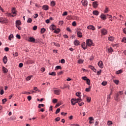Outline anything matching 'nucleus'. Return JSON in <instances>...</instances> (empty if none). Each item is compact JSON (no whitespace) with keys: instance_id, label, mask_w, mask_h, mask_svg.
I'll return each instance as SVG.
<instances>
[{"instance_id":"58","label":"nucleus","mask_w":126,"mask_h":126,"mask_svg":"<svg viewBox=\"0 0 126 126\" xmlns=\"http://www.w3.org/2000/svg\"><path fill=\"white\" fill-rule=\"evenodd\" d=\"M80 92H78L76 93V95L77 96V97H80Z\"/></svg>"},{"instance_id":"53","label":"nucleus","mask_w":126,"mask_h":126,"mask_svg":"<svg viewBox=\"0 0 126 126\" xmlns=\"http://www.w3.org/2000/svg\"><path fill=\"white\" fill-rule=\"evenodd\" d=\"M56 69H62V66L58 65L56 67Z\"/></svg>"},{"instance_id":"42","label":"nucleus","mask_w":126,"mask_h":126,"mask_svg":"<svg viewBox=\"0 0 126 126\" xmlns=\"http://www.w3.org/2000/svg\"><path fill=\"white\" fill-rule=\"evenodd\" d=\"M87 102H90V101H91V97H89V96L87 97Z\"/></svg>"},{"instance_id":"30","label":"nucleus","mask_w":126,"mask_h":126,"mask_svg":"<svg viewBox=\"0 0 126 126\" xmlns=\"http://www.w3.org/2000/svg\"><path fill=\"white\" fill-rule=\"evenodd\" d=\"M33 76H28L27 78H26V80L28 81H29V80H30L32 78V77Z\"/></svg>"},{"instance_id":"28","label":"nucleus","mask_w":126,"mask_h":126,"mask_svg":"<svg viewBox=\"0 0 126 126\" xmlns=\"http://www.w3.org/2000/svg\"><path fill=\"white\" fill-rule=\"evenodd\" d=\"M91 89V87L89 86V88H87L86 89L85 91H86V92H89L90 91Z\"/></svg>"},{"instance_id":"15","label":"nucleus","mask_w":126,"mask_h":126,"mask_svg":"<svg viewBox=\"0 0 126 126\" xmlns=\"http://www.w3.org/2000/svg\"><path fill=\"white\" fill-rule=\"evenodd\" d=\"M77 35L79 38H82V32L79 31L77 32Z\"/></svg>"},{"instance_id":"57","label":"nucleus","mask_w":126,"mask_h":126,"mask_svg":"<svg viewBox=\"0 0 126 126\" xmlns=\"http://www.w3.org/2000/svg\"><path fill=\"white\" fill-rule=\"evenodd\" d=\"M7 100L6 98L3 99L2 100V104H4L5 102H6Z\"/></svg>"},{"instance_id":"34","label":"nucleus","mask_w":126,"mask_h":126,"mask_svg":"<svg viewBox=\"0 0 126 126\" xmlns=\"http://www.w3.org/2000/svg\"><path fill=\"white\" fill-rule=\"evenodd\" d=\"M49 75H52V76H56V72H52V73H49Z\"/></svg>"},{"instance_id":"13","label":"nucleus","mask_w":126,"mask_h":126,"mask_svg":"<svg viewBox=\"0 0 126 126\" xmlns=\"http://www.w3.org/2000/svg\"><path fill=\"white\" fill-rule=\"evenodd\" d=\"M42 8L44 10H48V9H49V6H48L47 5H44L43 6H42Z\"/></svg>"},{"instance_id":"64","label":"nucleus","mask_w":126,"mask_h":126,"mask_svg":"<svg viewBox=\"0 0 126 126\" xmlns=\"http://www.w3.org/2000/svg\"><path fill=\"white\" fill-rule=\"evenodd\" d=\"M72 26H76V22H73L72 23Z\"/></svg>"},{"instance_id":"35","label":"nucleus","mask_w":126,"mask_h":126,"mask_svg":"<svg viewBox=\"0 0 126 126\" xmlns=\"http://www.w3.org/2000/svg\"><path fill=\"white\" fill-rule=\"evenodd\" d=\"M83 62H84V61H83V60L80 59L78 61V63H83Z\"/></svg>"},{"instance_id":"55","label":"nucleus","mask_w":126,"mask_h":126,"mask_svg":"<svg viewBox=\"0 0 126 126\" xmlns=\"http://www.w3.org/2000/svg\"><path fill=\"white\" fill-rule=\"evenodd\" d=\"M109 11V8H106L104 10V13H107Z\"/></svg>"},{"instance_id":"26","label":"nucleus","mask_w":126,"mask_h":126,"mask_svg":"<svg viewBox=\"0 0 126 126\" xmlns=\"http://www.w3.org/2000/svg\"><path fill=\"white\" fill-rule=\"evenodd\" d=\"M76 101L77 103H78L79 102H81V101H82V99H81V97H79L78 98H76Z\"/></svg>"},{"instance_id":"17","label":"nucleus","mask_w":126,"mask_h":126,"mask_svg":"<svg viewBox=\"0 0 126 126\" xmlns=\"http://www.w3.org/2000/svg\"><path fill=\"white\" fill-rule=\"evenodd\" d=\"M60 92H61V90H54V93L56 95H60Z\"/></svg>"},{"instance_id":"11","label":"nucleus","mask_w":126,"mask_h":126,"mask_svg":"<svg viewBox=\"0 0 126 126\" xmlns=\"http://www.w3.org/2000/svg\"><path fill=\"white\" fill-rule=\"evenodd\" d=\"M82 4L84 6H87V4L88 2H87V0H83L82 1Z\"/></svg>"},{"instance_id":"29","label":"nucleus","mask_w":126,"mask_h":126,"mask_svg":"<svg viewBox=\"0 0 126 126\" xmlns=\"http://www.w3.org/2000/svg\"><path fill=\"white\" fill-rule=\"evenodd\" d=\"M102 72V70H99V71L97 70V72H96V74L97 75H100V74H101Z\"/></svg>"},{"instance_id":"41","label":"nucleus","mask_w":126,"mask_h":126,"mask_svg":"<svg viewBox=\"0 0 126 126\" xmlns=\"http://www.w3.org/2000/svg\"><path fill=\"white\" fill-rule=\"evenodd\" d=\"M89 68H91V69H92V70H93L95 68V67H94V66H93L91 65H89Z\"/></svg>"},{"instance_id":"43","label":"nucleus","mask_w":126,"mask_h":126,"mask_svg":"<svg viewBox=\"0 0 126 126\" xmlns=\"http://www.w3.org/2000/svg\"><path fill=\"white\" fill-rule=\"evenodd\" d=\"M87 84H88V85H90V80L89 79H88L87 80Z\"/></svg>"},{"instance_id":"8","label":"nucleus","mask_w":126,"mask_h":126,"mask_svg":"<svg viewBox=\"0 0 126 126\" xmlns=\"http://www.w3.org/2000/svg\"><path fill=\"white\" fill-rule=\"evenodd\" d=\"M28 41H29V42H31L32 43H34V42H35V41H36V40L33 37H30L28 39Z\"/></svg>"},{"instance_id":"25","label":"nucleus","mask_w":126,"mask_h":126,"mask_svg":"<svg viewBox=\"0 0 126 126\" xmlns=\"http://www.w3.org/2000/svg\"><path fill=\"white\" fill-rule=\"evenodd\" d=\"M61 32V30L60 29H57L54 31V33L56 34H59V32Z\"/></svg>"},{"instance_id":"39","label":"nucleus","mask_w":126,"mask_h":126,"mask_svg":"<svg viewBox=\"0 0 126 126\" xmlns=\"http://www.w3.org/2000/svg\"><path fill=\"white\" fill-rule=\"evenodd\" d=\"M33 90H34L35 91H38V92H40V90H39V89H38V88H37V87H34L33 88Z\"/></svg>"},{"instance_id":"56","label":"nucleus","mask_w":126,"mask_h":126,"mask_svg":"<svg viewBox=\"0 0 126 126\" xmlns=\"http://www.w3.org/2000/svg\"><path fill=\"white\" fill-rule=\"evenodd\" d=\"M108 52H109V53H112V52H113V48H109Z\"/></svg>"},{"instance_id":"61","label":"nucleus","mask_w":126,"mask_h":126,"mask_svg":"<svg viewBox=\"0 0 126 126\" xmlns=\"http://www.w3.org/2000/svg\"><path fill=\"white\" fill-rule=\"evenodd\" d=\"M63 21H60L59 25H63Z\"/></svg>"},{"instance_id":"63","label":"nucleus","mask_w":126,"mask_h":126,"mask_svg":"<svg viewBox=\"0 0 126 126\" xmlns=\"http://www.w3.org/2000/svg\"><path fill=\"white\" fill-rule=\"evenodd\" d=\"M4 93V92L3 91V90H1L0 91V95H3V94Z\"/></svg>"},{"instance_id":"33","label":"nucleus","mask_w":126,"mask_h":126,"mask_svg":"<svg viewBox=\"0 0 126 126\" xmlns=\"http://www.w3.org/2000/svg\"><path fill=\"white\" fill-rule=\"evenodd\" d=\"M51 6H55V5H56V3L55 2V1H51Z\"/></svg>"},{"instance_id":"19","label":"nucleus","mask_w":126,"mask_h":126,"mask_svg":"<svg viewBox=\"0 0 126 126\" xmlns=\"http://www.w3.org/2000/svg\"><path fill=\"white\" fill-rule=\"evenodd\" d=\"M114 40H115V37H114L109 36L108 37V40L110 41L111 42H113V41H114Z\"/></svg>"},{"instance_id":"44","label":"nucleus","mask_w":126,"mask_h":126,"mask_svg":"<svg viewBox=\"0 0 126 126\" xmlns=\"http://www.w3.org/2000/svg\"><path fill=\"white\" fill-rule=\"evenodd\" d=\"M12 38H13V34H10L9 36V40H11Z\"/></svg>"},{"instance_id":"22","label":"nucleus","mask_w":126,"mask_h":126,"mask_svg":"<svg viewBox=\"0 0 126 126\" xmlns=\"http://www.w3.org/2000/svg\"><path fill=\"white\" fill-rule=\"evenodd\" d=\"M2 71L4 73H7L8 70L5 67H2Z\"/></svg>"},{"instance_id":"59","label":"nucleus","mask_w":126,"mask_h":126,"mask_svg":"<svg viewBox=\"0 0 126 126\" xmlns=\"http://www.w3.org/2000/svg\"><path fill=\"white\" fill-rule=\"evenodd\" d=\"M61 63H65V61L64 60V59H62L61 60Z\"/></svg>"},{"instance_id":"45","label":"nucleus","mask_w":126,"mask_h":126,"mask_svg":"<svg viewBox=\"0 0 126 126\" xmlns=\"http://www.w3.org/2000/svg\"><path fill=\"white\" fill-rule=\"evenodd\" d=\"M114 83H115V84L118 85V84H119V81L118 80H114Z\"/></svg>"},{"instance_id":"32","label":"nucleus","mask_w":126,"mask_h":126,"mask_svg":"<svg viewBox=\"0 0 126 126\" xmlns=\"http://www.w3.org/2000/svg\"><path fill=\"white\" fill-rule=\"evenodd\" d=\"M13 55L14 57H18V53L17 52H13Z\"/></svg>"},{"instance_id":"3","label":"nucleus","mask_w":126,"mask_h":126,"mask_svg":"<svg viewBox=\"0 0 126 126\" xmlns=\"http://www.w3.org/2000/svg\"><path fill=\"white\" fill-rule=\"evenodd\" d=\"M7 22H8V20H7L6 18L0 17V23H1V24L7 23Z\"/></svg>"},{"instance_id":"20","label":"nucleus","mask_w":126,"mask_h":126,"mask_svg":"<svg viewBox=\"0 0 126 126\" xmlns=\"http://www.w3.org/2000/svg\"><path fill=\"white\" fill-rule=\"evenodd\" d=\"M74 44L75 46H78V45H79V41H78V40H75L74 41Z\"/></svg>"},{"instance_id":"52","label":"nucleus","mask_w":126,"mask_h":126,"mask_svg":"<svg viewBox=\"0 0 126 126\" xmlns=\"http://www.w3.org/2000/svg\"><path fill=\"white\" fill-rule=\"evenodd\" d=\"M60 120L61 118L60 117H57L55 119V121H56V122H60Z\"/></svg>"},{"instance_id":"1","label":"nucleus","mask_w":126,"mask_h":126,"mask_svg":"<svg viewBox=\"0 0 126 126\" xmlns=\"http://www.w3.org/2000/svg\"><path fill=\"white\" fill-rule=\"evenodd\" d=\"M11 13H12V17H14L17 15V10H16V9L15 7H13L11 9Z\"/></svg>"},{"instance_id":"51","label":"nucleus","mask_w":126,"mask_h":126,"mask_svg":"<svg viewBox=\"0 0 126 126\" xmlns=\"http://www.w3.org/2000/svg\"><path fill=\"white\" fill-rule=\"evenodd\" d=\"M46 31V29L43 28L41 29V33H43Z\"/></svg>"},{"instance_id":"50","label":"nucleus","mask_w":126,"mask_h":126,"mask_svg":"<svg viewBox=\"0 0 126 126\" xmlns=\"http://www.w3.org/2000/svg\"><path fill=\"white\" fill-rule=\"evenodd\" d=\"M32 99V97L31 96H30V95H29L28 96V100L29 101H31Z\"/></svg>"},{"instance_id":"7","label":"nucleus","mask_w":126,"mask_h":126,"mask_svg":"<svg viewBox=\"0 0 126 126\" xmlns=\"http://www.w3.org/2000/svg\"><path fill=\"white\" fill-rule=\"evenodd\" d=\"M98 5H99V4L98 3L97 1L93 2V6H94V8H96L98 7Z\"/></svg>"},{"instance_id":"6","label":"nucleus","mask_w":126,"mask_h":126,"mask_svg":"<svg viewBox=\"0 0 126 126\" xmlns=\"http://www.w3.org/2000/svg\"><path fill=\"white\" fill-rule=\"evenodd\" d=\"M71 103L72 106H74V105L77 103V101H76V98H72L71 99Z\"/></svg>"},{"instance_id":"60","label":"nucleus","mask_w":126,"mask_h":126,"mask_svg":"<svg viewBox=\"0 0 126 126\" xmlns=\"http://www.w3.org/2000/svg\"><path fill=\"white\" fill-rule=\"evenodd\" d=\"M67 15V12H64L63 14V16H65Z\"/></svg>"},{"instance_id":"38","label":"nucleus","mask_w":126,"mask_h":126,"mask_svg":"<svg viewBox=\"0 0 126 126\" xmlns=\"http://www.w3.org/2000/svg\"><path fill=\"white\" fill-rule=\"evenodd\" d=\"M28 23H31L32 22V20L30 18H28V21H27Z\"/></svg>"},{"instance_id":"36","label":"nucleus","mask_w":126,"mask_h":126,"mask_svg":"<svg viewBox=\"0 0 126 126\" xmlns=\"http://www.w3.org/2000/svg\"><path fill=\"white\" fill-rule=\"evenodd\" d=\"M78 103L79 106H80V107H81V106H83V105H84V102H79Z\"/></svg>"},{"instance_id":"48","label":"nucleus","mask_w":126,"mask_h":126,"mask_svg":"<svg viewBox=\"0 0 126 126\" xmlns=\"http://www.w3.org/2000/svg\"><path fill=\"white\" fill-rule=\"evenodd\" d=\"M7 16H8V17H12V15H11L10 13H7Z\"/></svg>"},{"instance_id":"9","label":"nucleus","mask_w":126,"mask_h":126,"mask_svg":"<svg viewBox=\"0 0 126 126\" xmlns=\"http://www.w3.org/2000/svg\"><path fill=\"white\" fill-rule=\"evenodd\" d=\"M87 28L89 30H93V31H94V30H95V27H94V26H93L92 25H90V26H88Z\"/></svg>"},{"instance_id":"21","label":"nucleus","mask_w":126,"mask_h":126,"mask_svg":"<svg viewBox=\"0 0 126 126\" xmlns=\"http://www.w3.org/2000/svg\"><path fill=\"white\" fill-rule=\"evenodd\" d=\"M56 28V26H55L54 25H52L50 27V29H51V30H55Z\"/></svg>"},{"instance_id":"16","label":"nucleus","mask_w":126,"mask_h":126,"mask_svg":"<svg viewBox=\"0 0 126 126\" xmlns=\"http://www.w3.org/2000/svg\"><path fill=\"white\" fill-rule=\"evenodd\" d=\"M3 62L5 64L6 63H7V57H6V56H4L3 58Z\"/></svg>"},{"instance_id":"10","label":"nucleus","mask_w":126,"mask_h":126,"mask_svg":"<svg viewBox=\"0 0 126 126\" xmlns=\"http://www.w3.org/2000/svg\"><path fill=\"white\" fill-rule=\"evenodd\" d=\"M100 17L102 20H106L107 19V17L104 14H101Z\"/></svg>"},{"instance_id":"4","label":"nucleus","mask_w":126,"mask_h":126,"mask_svg":"<svg viewBox=\"0 0 126 126\" xmlns=\"http://www.w3.org/2000/svg\"><path fill=\"white\" fill-rule=\"evenodd\" d=\"M101 35H107V33H108V31H107V30L105 29H102L101 31H100Z\"/></svg>"},{"instance_id":"49","label":"nucleus","mask_w":126,"mask_h":126,"mask_svg":"<svg viewBox=\"0 0 126 126\" xmlns=\"http://www.w3.org/2000/svg\"><path fill=\"white\" fill-rule=\"evenodd\" d=\"M101 85H102L103 86H106V85H107V82H103Z\"/></svg>"},{"instance_id":"24","label":"nucleus","mask_w":126,"mask_h":126,"mask_svg":"<svg viewBox=\"0 0 126 126\" xmlns=\"http://www.w3.org/2000/svg\"><path fill=\"white\" fill-rule=\"evenodd\" d=\"M16 25H17V26H19V25H21V22L20 21V20L16 21Z\"/></svg>"},{"instance_id":"2","label":"nucleus","mask_w":126,"mask_h":126,"mask_svg":"<svg viewBox=\"0 0 126 126\" xmlns=\"http://www.w3.org/2000/svg\"><path fill=\"white\" fill-rule=\"evenodd\" d=\"M93 44V42L92 41V40L90 39H87L86 41V45H87V46H88V47H91Z\"/></svg>"},{"instance_id":"62","label":"nucleus","mask_w":126,"mask_h":126,"mask_svg":"<svg viewBox=\"0 0 126 126\" xmlns=\"http://www.w3.org/2000/svg\"><path fill=\"white\" fill-rule=\"evenodd\" d=\"M16 37V38H17V39H21V36H20V35H19V34H17Z\"/></svg>"},{"instance_id":"5","label":"nucleus","mask_w":126,"mask_h":126,"mask_svg":"<svg viewBox=\"0 0 126 126\" xmlns=\"http://www.w3.org/2000/svg\"><path fill=\"white\" fill-rule=\"evenodd\" d=\"M97 64L100 68H103L104 67V63H103V62H102V61H100Z\"/></svg>"},{"instance_id":"18","label":"nucleus","mask_w":126,"mask_h":126,"mask_svg":"<svg viewBox=\"0 0 126 126\" xmlns=\"http://www.w3.org/2000/svg\"><path fill=\"white\" fill-rule=\"evenodd\" d=\"M89 120H90L89 123L90 124H93V121H94V119L92 117H90L89 118Z\"/></svg>"},{"instance_id":"12","label":"nucleus","mask_w":126,"mask_h":126,"mask_svg":"<svg viewBox=\"0 0 126 126\" xmlns=\"http://www.w3.org/2000/svg\"><path fill=\"white\" fill-rule=\"evenodd\" d=\"M87 45L86 44L85 45V42H83L82 43V47L84 50H86V49H87Z\"/></svg>"},{"instance_id":"14","label":"nucleus","mask_w":126,"mask_h":126,"mask_svg":"<svg viewBox=\"0 0 126 126\" xmlns=\"http://www.w3.org/2000/svg\"><path fill=\"white\" fill-rule=\"evenodd\" d=\"M120 96V94L119 93H117L116 94L115 97H114V99L116 101H118V100H119V96Z\"/></svg>"},{"instance_id":"37","label":"nucleus","mask_w":126,"mask_h":126,"mask_svg":"<svg viewBox=\"0 0 126 126\" xmlns=\"http://www.w3.org/2000/svg\"><path fill=\"white\" fill-rule=\"evenodd\" d=\"M111 125H113V122L110 121H108L107 126H111Z\"/></svg>"},{"instance_id":"23","label":"nucleus","mask_w":126,"mask_h":126,"mask_svg":"<svg viewBox=\"0 0 126 126\" xmlns=\"http://www.w3.org/2000/svg\"><path fill=\"white\" fill-rule=\"evenodd\" d=\"M93 14H94V15H99V12L97 10H94L93 12Z\"/></svg>"},{"instance_id":"27","label":"nucleus","mask_w":126,"mask_h":126,"mask_svg":"<svg viewBox=\"0 0 126 126\" xmlns=\"http://www.w3.org/2000/svg\"><path fill=\"white\" fill-rule=\"evenodd\" d=\"M42 107H45V105L43 104H39L38 106V108L39 109H41V108H42Z\"/></svg>"},{"instance_id":"40","label":"nucleus","mask_w":126,"mask_h":126,"mask_svg":"<svg viewBox=\"0 0 126 126\" xmlns=\"http://www.w3.org/2000/svg\"><path fill=\"white\" fill-rule=\"evenodd\" d=\"M60 111H61V109L58 108V109H57L56 111L55 114H56V115H57V114H59V113L60 112Z\"/></svg>"},{"instance_id":"31","label":"nucleus","mask_w":126,"mask_h":126,"mask_svg":"<svg viewBox=\"0 0 126 126\" xmlns=\"http://www.w3.org/2000/svg\"><path fill=\"white\" fill-rule=\"evenodd\" d=\"M122 72H123V70L122 69L116 71V74H121V73H122Z\"/></svg>"},{"instance_id":"46","label":"nucleus","mask_w":126,"mask_h":126,"mask_svg":"<svg viewBox=\"0 0 126 126\" xmlns=\"http://www.w3.org/2000/svg\"><path fill=\"white\" fill-rule=\"evenodd\" d=\"M122 42L123 43H126V37H124L122 40Z\"/></svg>"},{"instance_id":"54","label":"nucleus","mask_w":126,"mask_h":126,"mask_svg":"<svg viewBox=\"0 0 126 126\" xmlns=\"http://www.w3.org/2000/svg\"><path fill=\"white\" fill-rule=\"evenodd\" d=\"M82 79H83V80H87L88 79V78H87V77L85 76V77H82Z\"/></svg>"},{"instance_id":"47","label":"nucleus","mask_w":126,"mask_h":126,"mask_svg":"<svg viewBox=\"0 0 126 126\" xmlns=\"http://www.w3.org/2000/svg\"><path fill=\"white\" fill-rule=\"evenodd\" d=\"M57 102H58V99H53V103L54 104H56V103H57Z\"/></svg>"}]
</instances>
